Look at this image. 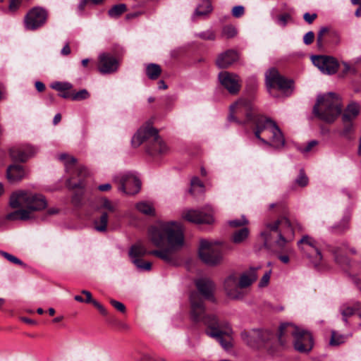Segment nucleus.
<instances>
[{"label":"nucleus","mask_w":361,"mask_h":361,"mask_svg":"<svg viewBox=\"0 0 361 361\" xmlns=\"http://www.w3.org/2000/svg\"><path fill=\"white\" fill-rule=\"evenodd\" d=\"M148 237L149 241L157 247H161L165 240L168 246L164 249L148 251L144 244L138 241L130 248L129 256L132 260L151 255L170 264H176L178 262L177 252L184 245L183 231L180 223L159 222L149 228Z\"/></svg>","instance_id":"nucleus-1"},{"label":"nucleus","mask_w":361,"mask_h":361,"mask_svg":"<svg viewBox=\"0 0 361 361\" xmlns=\"http://www.w3.org/2000/svg\"><path fill=\"white\" fill-rule=\"evenodd\" d=\"M229 120H234L233 114L245 112L247 121H253L256 125L255 135L264 144L276 149L285 145L283 135L276 122L264 116H255L250 102L240 99L231 106Z\"/></svg>","instance_id":"nucleus-2"},{"label":"nucleus","mask_w":361,"mask_h":361,"mask_svg":"<svg viewBox=\"0 0 361 361\" xmlns=\"http://www.w3.org/2000/svg\"><path fill=\"white\" fill-rule=\"evenodd\" d=\"M12 208L25 207L8 214L6 219L10 221H26L34 217L33 212L45 209L47 202L45 197L38 193L25 190L13 192L10 197Z\"/></svg>","instance_id":"nucleus-3"},{"label":"nucleus","mask_w":361,"mask_h":361,"mask_svg":"<svg viewBox=\"0 0 361 361\" xmlns=\"http://www.w3.org/2000/svg\"><path fill=\"white\" fill-rule=\"evenodd\" d=\"M260 236L266 247L270 249L274 243L279 248H283L293 239V227L288 218L281 217L273 222H266Z\"/></svg>","instance_id":"nucleus-4"},{"label":"nucleus","mask_w":361,"mask_h":361,"mask_svg":"<svg viewBox=\"0 0 361 361\" xmlns=\"http://www.w3.org/2000/svg\"><path fill=\"white\" fill-rule=\"evenodd\" d=\"M292 336L294 338V347L300 353L309 352L313 347L312 336L307 330L298 328L291 324H283L279 327L278 340L281 345L287 342V338Z\"/></svg>","instance_id":"nucleus-5"},{"label":"nucleus","mask_w":361,"mask_h":361,"mask_svg":"<svg viewBox=\"0 0 361 361\" xmlns=\"http://www.w3.org/2000/svg\"><path fill=\"white\" fill-rule=\"evenodd\" d=\"M342 106L338 97L333 92L319 96L313 113L319 119L332 123L341 114Z\"/></svg>","instance_id":"nucleus-6"},{"label":"nucleus","mask_w":361,"mask_h":361,"mask_svg":"<svg viewBox=\"0 0 361 361\" xmlns=\"http://www.w3.org/2000/svg\"><path fill=\"white\" fill-rule=\"evenodd\" d=\"M145 141L149 143L147 151L151 155L163 154L167 150V147L159 137L158 130L151 126L140 128L133 137L131 142L134 147H137Z\"/></svg>","instance_id":"nucleus-7"},{"label":"nucleus","mask_w":361,"mask_h":361,"mask_svg":"<svg viewBox=\"0 0 361 361\" xmlns=\"http://www.w3.org/2000/svg\"><path fill=\"white\" fill-rule=\"evenodd\" d=\"M208 330L207 334L216 338L225 350L232 347V330L226 322L219 321L217 317H209L206 321Z\"/></svg>","instance_id":"nucleus-8"},{"label":"nucleus","mask_w":361,"mask_h":361,"mask_svg":"<svg viewBox=\"0 0 361 361\" xmlns=\"http://www.w3.org/2000/svg\"><path fill=\"white\" fill-rule=\"evenodd\" d=\"M266 87L271 95L276 97V90L281 91L286 96L293 92V81L282 76L275 68H271L265 74Z\"/></svg>","instance_id":"nucleus-9"},{"label":"nucleus","mask_w":361,"mask_h":361,"mask_svg":"<svg viewBox=\"0 0 361 361\" xmlns=\"http://www.w3.org/2000/svg\"><path fill=\"white\" fill-rule=\"evenodd\" d=\"M219 243L201 240L199 247V257L206 264L215 266L221 263L223 257L221 251L215 245Z\"/></svg>","instance_id":"nucleus-10"},{"label":"nucleus","mask_w":361,"mask_h":361,"mask_svg":"<svg viewBox=\"0 0 361 361\" xmlns=\"http://www.w3.org/2000/svg\"><path fill=\"white\" fill-rule=\"evenodd\" d=\"M299 248L307 255L314 267L320 264L322 255L319 243L309 235H304L298 242Z\"/></svg>","instance_id":"nucleus-11"},{"label":"nucleus","mask_w":361,"mask_h":361,"mask_svg":"<svg viewBox=\"0 0 361 361\" xmlns=\"http://www.w3.org/2000/svg\"><path fill=\"white\" fill-rule=\"evenodd\" d=\"M190 299V317L195 322H202L207 326L206 321L209 317H216L212 314H205V307L202 299L197 292H192Z\"/></svg>","instance_id":"nucleus-12"},{"label":"nucleus","mask_w":361,"mask_h":361,"mask_svg":"<svg viewBox=\"0 0 361 361\" xmlns=\"http://www.w3.org/2000/svg\"><path fill=\"white\" fill-rule=\"evenodd\" d=\"M47 12L42 7L30 9L24 18V25L27 30H35L43 26L47 18Z\"/></svg>","instance_id":"nucleus-13"},{"label":"nucleus","mask_w":361,"mask_h":361,"mask_svg":"<svg viewBox=\"0 0 361 361\" xmlns=\"http://www.w3.org/2000/svg\"><path fill=\"white\" fill-rule=\"evenodd\" d=\"M238 274L232 273L224 281V290L231 299L239 300L243 298V292L239 284Z\"/></svg>","instance_id":"nucleus-14"},{"label":"nucleus","mask_w":361,"mask_h":361,"mask_svg":"<svg viewBox=\"0 0 361 361\" xmlns=\"http://www.w3.org/2000/svg\"><path fill=\"white\" fill-rule=\"evenodd\" d=\"M312 61L313 64L325 74H334L338 68V61L332 56H313Z\"/></svg>","instance_id":"nucleus-15"},{"label":"nucleus","mask_w":361,"mask_h":361,"mask_svg":"<svg viewBox=\"0 0 361 361\" xmlns=\"http://www.w3.org/2000/svg\"><path fill=\"white\" fill-rule=\"evenodd\" d=\"M219 80L230 94H235L239 92L241 83L238 75L224 71L219 74Z\"/></svg>","instance_id":"nucleus-16"},{"label":"nucleus","mask_w":361,"mask_h":361,"mask_svg":"<svg viewBox=\"0 0 361 361\" xmlns=\"http://www.w3.org/2000/svg\"><path fill=\"white\" fill-rule=\"evenodd\" d=\"M119 190L127 195L137 194L141 188V182L137 177L132 173L122 176L120 180Z\"/></svg>","instance_id":"nucleus-17"},{"label":"nucleus","mask_w":361,"mask_h":361,"mask_svg":"<svg viewBox=\"0 0 361 361\" xmlns=\"http://www.w3.org/2000/svg\"><path fill=\"white\" fill-rule=\"evenodd\" d=\"M37 152L35 147L24 145L15 146L10 149L9 153L11 159L16 161L25 162Z\"/></svg>","instance_id":"nucleus-18"},{"label":"nucleus","mask_w":361,"mask_h":361,"mask_svg":"<svg viewBox=\"0 0 361 361\" xmlns=\"http://www.w3.org/2000/svg\"><path fill=\"white\" fill-rule=\"evenodd\" d=\"M269 336V331L252 330L242 334V338L247 345L252 348H259L264 345L263 336Z\"/></svg>","instance_id":"nucleus-19"},{"label":"nucleus","mask_w":361,"mask_h":361,"mask_svg":"<svg viewBox=\"0 0 361 361\" xmlns=\"http://www.w3.org/2000/svg\"><path fill=\"white\" fill-rule=\"evenodd\" d=\"M118 61L112 55L106 53L99 56L98 69L102 73H111L118 69Z\"/></svg>","instance_id":"nucleus-20"},{"label":"nucleus","mask_w":361,"mask_h":361,"mask_svg":"<svg viewBox=\"0 0 361 361\" xmlns=\"http://www.w3.org/2000/svg\"><path fill=\"white\" fill-rule=\"evenodd\" d=\"M183 218L194 224H211L213 217L210 214H204L197 210H188L183 213Z\"/></svg>","instance_id":"nucleus-21"},{"label":"nucleus","mask_w":361,"mask_h":361,"mask_svg":"<svg viewBox=\"0 0 361 361\" xmlns=\"http://www.w3.org/2000/svg\"><path fill=\"white\" fill-rule=\"evenodd\" d=\"M196 287L200 293L204 298L214 300L213 293L215 289V285L212 281L209 279H200L195 281Z\"/></svg>","instance_id":"nucleus-22"},{"label":"nucleus","mask_w":361,"mask_h":361,"mask_svg":"<svg viewBox=\"0 0 361 361\" xmlns=\"http://www.w3.org/2000/svg\"><path fill=\"white\" fill-rule=\"evenodd\" d=\"M6 176L8 181L11 183L20 181L27 176L25 168L19 164H13L8 167Z\"/></svg>","instance_id":"nucleus-23"},{"label":"nucleus","mask_w":361,"mask_h":361,"mask_svg":"<svg viewBox=\"0 0 361 361\" xmlns=\"http://www.w3.org/2000/svg\"><path fill=\"white\" fill-rule=\"evenodd\" d=\"M238 59V54L235 51L228 50L218 56L216 63L220 68H226Z\"/></svg>","instance_id":"nucleus-24"},{"label":"nucleus","mask_w":361,"mask_h":361,"mask_svg":"<svg viewBox=\"0 0 361 361\" xmlns=\"http://www.w3.org/2000/svg\"><path fill=\"white\" fill-rule=\"evenodd\" d=\"M259 268V267H250V269L238 275L239 284L241 289L250 286L257 280V271Z\"/></svg>","instance_id":"nucleus-25"},{"label":"nucleus","mask_w":361,"mask_h":361,"mask_svg":"<svg viewBox=\"0 0 361 361\" xmlns=\"http://www.w3.org/2000/svg\"><path fill=\"white\" fill-rule=\"evenodd\" d=\"M360 111V106L357 103L352 102L349 104L343 114V121H353L359 115Z\"/></svg>","instance_id":"nucleus-26"},{"label":"nucleus","mask_w":361,"mask_h":361,"mask_svg":"<svg viewBox=\"0 0 361 361\" xmlns=\"http://www.w3.org/2000/svg\"><path fill=\"white\" fill-rule=\"evenodd\" d=\"M249 235L250 230L246 227H243L232 233L231 240L237 245L243 244L247 240Z\"/></svg>","instance_id":"nucleus-27"},{"label":"nucleus","mask_w":361,"mask_h":361,"mask_svg":"<svg viewBox=\"0 0 361 361\" xmlns=\"http://www.w3.org/2000/svg\"><path fill=\"white\" fill-rule=\"evenodd\" d=\"M202 3L197 6L194 16H206L212 11V6L209 0H201Z\"/></svg>","instance_id":"nucleus-28"},{"label":"nucleus","mask_w":361,"mask_h":361,"mask_svg":"<svg viewBox=\"0 0 361 361\" xmlns=\"http://www.w3.org/2000/svg\"><path fill=\"white\" fill-rule=\"evenodd\" d=\"M161 73V68L157 63H149L146 66V75L150 80H157Z\"/></svg>","instance_id":"nucleus-29"},{"label":"nucleus","mask_w":361,"mask_h":361,"mask_svg":"<svg viewBox=\"0 0 361 361\" xmlns=\"http://www.w3.org/2000/svg\"><path fill=\"white\" fill-rule=\"evenodd\" d=\"M136 209L145 215H154V209L151 203L147 202H140L135 205Z\"/></svg>","instance_id":"nucleus-30"},{"label":"nucleus","mask_w":361,"mask_h":361,"mask_svg":"<svg viewBox=\"0 0 361 361\" xmlns=\"http://www.w3.org/2000/svg\"><path fill=\"white\" fill-rule=\"evenodd\" d=\"M108 222V214L106 212H102L101 216L94 221V228L97 231L104 232L106 231Z\"/></svg>","instance_id":"nucleus-31"},{"label":"nucleus","mask_w":361,"mask_h":361,"mask_svg":"<svg viewBox=\"0 0 361 361\" xmlns=\"http://www.w3.org/2000/svg\"><path fill=\"white\" fill-rule=\"evenodd\" d=\"M361 309V303L357 302L354 307L347 306L345 305L341 307V313L343 316V319L347 322V317L353 315L356 310Z\"/></svg>","instance_id":"nucleus-32"},{"label":"nucleus","mask_w":361,"mask_h":361,"mask_svg":"<svg viewBox=\"0 0 361 361\" xmlns=\"http://www.w3.org/2000/svg\"><path fill=\"white\" fill-rule=\"evenodd\" d=\"M98 207L99 210H106L109 212H114L116 209V205L106 198H102L99 201Z\"/></svg>","instance_id":"nucleus-33"},{"label":"nucleus","mask_w":361,"mask_h":361,"mask_svg":"<svg viewBox=\"0 0 361 361\" xmlns=\"http://www.w3.org/2000/svg\"><path fill=\"white\" fill-rule=\"evenodd\" d=\"M197 188L199 192L204 193V185L203 183L200 180L199 178L193 177L191 180V188L190 190V192L192 194H195Z\"/></svg>","instance_id":"nucleus-34"},{"label":"nucleus","mask_w":361,"mask_h":361,"mask_svg":"<svg viewBox=\"0 0 361 361\" xmlns=\"http://www.w3.org/2000/svg\"><path fill=\"white\" fill-rule=\"evenodd\" d=\"M126 11V6L124 4L115 5L109 11V15L111 18H117Z\"/></svg>","instance_id":"nucleus-35"},{"label":"nucleus","mask_w":361,"mask_h":361,"mask_svg":"<svg viewBox=\"0 0 361 361\" xmlns=\"http://www.w3.org/2000/svg\"><path fill=\"white\" fill-rule=\"evenodd\" d=\"M133 263L140 271H150L152 269V263L150 262L144 261L142 259H133Z\"/></svg>","instance_id":"nucleus-36"},{"label":"nucleus","mask_w":361,"mask_h":361,"mask_svg":"<svg viewBox=\"0 0 361 361\" xmlns=\"http://www.w3.org/2000/svg\"><path fill=\"white\" fill-rule=\"evenodd\" d=\"M59 159L64 162L67 171H68L72 166H74L77 161L75 158L71 157L67 154H59Z\"/></svg>","instance_id":"nucleus-37"},{"label":"nucleus","mask_w":361,"mask_h":361,"mask_svg":"<svg viewBox=\"0 0 361 361\" xmlns=\"http://www.w3.org/2000/svg\"><path fill=\"white\" fill-rule=\"evenodd\" d=\"M90 94L85 89L81 90L78 92L72 93L71 100L81 101L89 98Z\"/></svg>","instance_id":"nucleus-38"},{"label":"nucleus","mask_w":361,"mask_h":361,"mask_svg":"<svg viewBox=\"0 0 361 361\" xmlns=\"http://www.w3.org/2000/svg\"><path fill=\"white\" fill-rule=\"evenodd\" d=\"M248 220L245 217V216H242L239 219H233L231 220L228 222V224L232 228H238L241 226H246L248 224Z\"/></svg>","instance_id":"nucleus-39"},{"label":"nucleus","mask_w":361,"mask_h":361,"mask_svg":"<svg viewBox=\"0 0 361 361\" xmlns=\"http://www.w3.org/2000/svg\"><path fill=\"white\" fill-rule=\"evenodd\" d=\"M237 34L236 28L233 25H226L222 30V35L226 38H232Z\"/></svg>","instance_id":"nucleus-40"},{"label":"nucleus","mask_w":361,"mask_h":361,"mask_svg":"<svg viewBox=\"0 0 361 361\" xmlns=\"http://www.w3.org/2000/svg\"><path fill=\"white\" fill-rule=\"evenodd\" d=\"M72 87L70 82H56L51 85L53 89L61 92L71 90Z\"/></svg>","instance_id":"nucleus-41"},{"label":"nucleus","mask_w":361,"mask_h":361,"mask_svg":"<svg viewBox=\"0 0 361 361\" xmlns=\"http://www.w3.org/2000/svg\"><path fill=\"white\" fill-rule=\"evenodd\" d=\"M344 342V337L343 336H337L336 331H332L331 332V338L330 340V345H338L341 343H343Z\"/></svg>","instance_id":"nucleus-42"},{"label":"nucleus","mask_w":361,"mask_h":361,"mask_svg":"<svg viewBox=\"0 0 361 361\" xmlns=\"http://www.w3.org/2000/svg\"><path fill=\"white\" fill-rule=\"evenodd\" d=\"M0 254L4 257H5L7 260H8L9 262H11L13 264H20V265L23 264V262L20 259H19L18 258H17L16 257H15L14 255H12L8 252H4V251H0Z\"/></svg>","instance_id":"nucleus-43"},{"label":"nucleus","mask_w":361,"mask_h":361,"mask_svg":"<svg viewBox=\"0 0 361 361\" xmlns=\"http://www.w3.org/2000/svg\"><path fill=\"white\" fill-rule=\"evenodd\" d=\"M296 183L298 185L301 187H305L308 183V178L307 176L305 174L303 170L300 171V174L298 178L296 179Z\"/></svg>","instance_id":"nucleus-44"},{"label":"nucleus","mask_w":361,"mask_h":361,"mask_svg":"<svg viewBox=\"0 0 361 361\" xmlns=\"http://www.w3.org/2000/svg\"><path fill=\"white\" fill-rule=\"evenodd\" d=\"M342 64L343 66V73L355 75L357 73V69L355 66H351L347 62H343Z\"/></svg>","instance_id":"nucleus-45"},{"label":"nucleus","mask_w":361,"mask_h":361,"mask_svg":"<svg viewBox=\"0 0 361 361\" xmlns=\"http://www.w3.org/2000/svg\"><path fill=\"white\" fill-rule=\"evenodd\" d=\"M291 16L288 13H283L282 15H280L277 18V23L279 25L282 27H285L288 22L290 20Z\"/></svg>","instance_id":"nucleus-46"},{"label":"nucleus","mask_w":361,"mask_h":361,"mask_svg":"<svg viewBox=\"0 0 361 361\" xmlns=\"http://www.w3.org/2000/svg\"><path fill=\"white\" fill-rule=\"evenodd\" d=\"M109 302L111 304V305L116 310H117L118 312H120L121 313L126 312V306L122 302L117 301L114 299H110Z\"/></svg>","instance_id":"nucleus-47"},{"label":"nucleus","mask_w":361,"mask_h":361,"mask_svg":"<svg viewBox=\"0 0 361 361\" xmlns=\"http://www.w3.org/2000/svg\"><path fill=\"white\" fill-rule=\"evenodd\" d=\"M328 32L327 27H322L318 32L317 38V44L319 47H322L323 46V37L324 35Z\"/></svg>","instance_id":"nucleus-48"},{"label":"nucleus","mask_w":361,"mask_h":361,"mask_svg":"<svg viewBox=\"0 0 361 361\" xmlns=\"http://www.w3.org/2000/svg\"><path fill=\"white\" fill-rule=\"evenodd\" d=\"M198 36L203 39H207V40H214L215 39V35L211 30H207V31L199 33Z\"/></svg>","instance_id":"nucleus-49"},{"label":"nucleus","mask_w":361,"mask_h":361,"mask_svg":"<svg viewBox=\"0 0 361 361\" xmlns=\"http://www.w3.org/2000/svg\"><path fill=\"white\" fill-rule=\"evenodd\" d=\"M245 13V8L243 6H235L232 9V15L235 18L241 17Z\"/></svg>","instance_id":"nucleus-50"},{"label":"nucleus","mask_w":361,"mask_h":361,"mask_svg":"<svg viewBox=\"0 0 361 361\" xmlns=\"http://www.w3.org/2000/svg\"><path fill=\"white\" fill-rule=\"evenodd\" d=\"M344 128L342 132L343 135L348 136V135L353 131V125L352 121L343 122Z\"/></svg>","instance_id":"nucleus-51"},{"label":"nucleus","mask_w":361,"mask_h":361,"mask_svg":"<svg viewBox=\"0 0 361 361\" xmlns=\"http://www.w3.org/2000/svg\"><path fill=\"white\" fill-rule=\"evenodd\" d=\"M270 276H271V271H267L262 277V279L259 283V286L261 288L267 286L269 282Z\"/></svg>","instance_id":"nucleus-52"},{"label":"nucleus","mask_w":361,"mask_h":361,"mask_svg":"<svg viewBox=\"0 0 361 361\" xmlns=\"http://www.w3.org/2000/svg\"><path fill=\"white\" fill-rule=\"evenodd\" d=\"M67 185L68 188H70L71 189H74V188L82 189L84 187V184L81 180H79L78 183H73L72 178H69L67 180Z\"/></svg>","instance_id":"nucleus-53"},{"label":"nucleus","mask_w":361,"mask_h":361,"mask_svg":"<svg viewBox=\"0 0 361 361\" xmlns=\"http://www.w3.org/2000/svg\"><path fill=\"white\" fill-rule=\"evenodd\" d=\"M348 219H345L341 223V226H334L332 228L333 231L335 233H341V232L344 231L345 230H346L348 228Z\"/></svg>","instance_id":"nucleus-54"},{"label":"nucleus","mask_w":361,"mask_h":361,"mask_svg":"<svg viewBox=\"0 0 361 361\" xmlns=\"http://www.w3.org/2000/svg\"><path fill=\"white\" fill-rule=\"evenodd\" d=\"M314 39V34L312 31L307 32L303 37V42L305 44H310Z\"/></svg>","instance_id":"nucleus-55"},{"label":"nucleus","mask_w":361,"mask_h":361,"mask_svg":"<svg viewBox=\"0 0 361 361\" xmlns=\"http://www.w3.org/2000/svg\"><path fill=\"white\" fill-rule=\"evenodd\" d=\"M317 13H305L303 15V18L306 23L308 24H312L313 21L317 18Z\"/></svg>","instance_id":"nucleus-56"},{"label":"nucleus","mask_w":361,"mask_h":361,"mask_svg":"<svg viewBox=\"0 0 361 361\" xmlns=\"http://www.w3.org/2000/svg\"><path fill=\"white\" fill-rule=\"evenodd\" d=\"M318 144L317 141L312 140L310 141L305 147L300 148V152L302 153H307L311 151V149L315 147Z\"/></svg>","instance_id":"nucleus-57"},{"label":"nucleus","mask_w":361,"mask_h":361,"mask_svg":"<svg viewBox=\"0 0 361 361\" xmlns=\"http://www.w3.org/2000/svg\"><path fill=\"white\" fill-rule=\"evenodd\" d=\"M20 2L16 0H10L8 9L11 12H15L20 6Z\"/></svg>","instance_id":"nucleus-58"},{"label":"nucleus","mask_w":361,"mask_h":361,"mask_svg":"<svg viewBox=\"0 0 361 361\" xmlns=\"http://www.w3.org/2000/svg\"><path fill=\"white\" fill-rule=\"evenodd\" d=\"M82 197V192H76L72 197V201L75 205L80 204Z\"/></svg>","instance_id":"nucleus-59"},{"label":"nucleus","mask_w":361,"mask_h":361,"mask_svg":"<svg viewBox=\"0 0 361 361\" xmlns=\"http://www.w3.org/2000/svg\"><path fill=\"white\" fill-rule=\"evenodd\" d=\"M92 305L100 312V313L102 314H103V315H106L107 314V310L99 302H97V300L94 301Z\"/></svg>","instance_id":"nucleus-60"},{"label":"nucleus","mask_w":361,"mask_h":361,"mask_svg":"<svg viewBox=\"0 0 361 361\" xmlns=\"http://www.w3.org/2000/svg\"><path fill=\"white\" fill-rule=\"evenodd\" d=\"M82 293L86 296V298L85 299V302L93 304V302L96 301L95 300L92 299V294L90 291L83 290H82Z\"/></svg>","instance_id":"nucleus-61"},{"label":"nucleus","mask_w":361,"mask_h":361,"mask_svg":"<svg viewBox=\"0 0 361 361\" xmlns=\"http://www.w3.org/2000/svg\"><path fill=\"white\" fill-rule=\"evenodd\" d=\"M71 47L68 43L66 44L65 46L62 48L61 51V54L63 56H68L71 54Z\"/></svg>","instance_id":"nucleus-62"},{"label":"nucleus","mask_w":361,"mask_h":361,"mask_svg":"<svg viewBox=\"0 0 361 361\" xmlns=\"http://www.w3.org/2000/svg\"><path fill=\"white\" fill-rule=\"evenodd\" d=\"M35 87L38 92H43L45 89V85L42 82L37 81L35 82Z\"/></svg>","instance_id":"nucleus-63"},{"label":"nucleus","mask_w":361,"mask_h":361,"mask_svg":"<svg viewBox=\"0 0 361 361\" xmlns=\"http://www.w3.org/2000/svg\"><path fill=\"white\" fill-rule=\"evenodd\" d=\"M99 190L101 191H108L111 188V185L109 183H105L100 185L98 187Z\"/></svg>","instance_id":"nucleus-64"}]
</instances>
